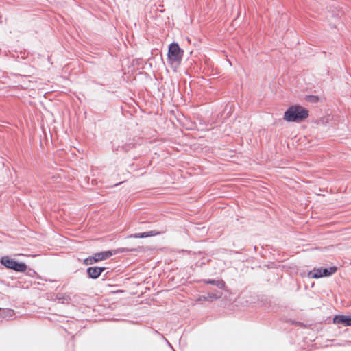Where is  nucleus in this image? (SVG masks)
Returning a JSON list of instances; mask_svg holds the SVG:
<instances>
[{"mask_svg":"<svg viewBox=\"0 0 351 351\" xmlns=\"http://www.w3.org/2000/svg\"><path fill=\"white\" fill-rule=\"evenodd\" d=\"M308 117V111L304 107L295 105L290 106L284 113L283 119L288 122H300Z\"/></svg>","mask_w":351,"mask_h":351,"instance_id":"obj_1","label":"nucleus"},{"mask_svg":"<svg viewBox=\"0 0 351 351\" xmlns=\"http://www.w3.org/2000/svg\"><path fill=\"white\" fill-rule=\"evenodd\" d=\"M184 51L180 49L178 44L176 43H171L169 47L167 53V60L169 64L174 68L180 65Z\"/></svg>","mask_w":351,"mask_h":351,"instance_id":"obj_2","label":"nucleus"},{"mask_svg":"<svg viewBox=\"0 0 351 351\" xmlns=\"http://www.w3.org/2000/svg\"><path fill=\"white\" fill-rule=\"evenodd\" d=\"M1 263L8 269H13L16 271L24 272L27 269L26 264L19 263L14 259L10 258L8 256L1 258Z\"/></svg>","mask_w":351,"mask_h":351,"instance_id":"obj_3","label":"nucleus"},{"mask_svg":"<svg viewBox=\"0 0 351 351\" xmlns=\"http://www.w3.org/2000/svg\"><path fill=\"white\" fill-rule=\"evenodd\" d=\"M128 250L123 248V249L114 250V252H112V251L101 252H98V253H95L93 255V258L94 259V261H95V263H97V262L108 259L114 254H117L119 252H128Z\"/></svg>","mask_w":351,"mask_h":351,"instance_id":"obj_4","label":"nucleus"},{"mask_svg":"<svg viewBox=\"0 0 351 351\" xmlns=\"http://www.w3.org/2000/svg\"><path fill=\"white\" fill-rule=\"evenodd\" d=\"M104 270L105 267H90L87 269V274L89 278L95 279L98 278Z\"/></svg>","mask_w":351,"mask_h":351,"instance_id":"obj_5","label":"nucleus"},{"mask_svg":"<svg viewBox=\"0 0 351 351\" xmlns=\"http://www.w3.org/2000/svg\"><path fill=\"white\" fill-rule=\"evenodd\" d=\"M335 324H343L344 326H351V317L346 315H336L333 318Z\"/></svg>","mask_w":351,"mask_h":351,"instance_id":"obj_6","label":"nucleus"},{"mask_svg":"<svg viewBox=\"0 0 351 351\" xmlns=\"http://www.w3.org/2000/svg\"><path fill=\"white\" fill-rule=\"evenodd\" d=\"M160 234V232H158V231L152 230V231H149V232H143V233H136V234H131L128 237L129 238H135V239H137V238H144V237H153V236L159 235Z\"/></svg>","mask_w":351,"mask_h":351,"instance_id":"obj_7","label":"nucleus"},{"mask_svg":"<svg viewBox=\"0 0 351 351\" xmlns=\"http://www.w3.org/2000/svg\"><path fill=\"white\" fill-rule=\"evenodd\" d=\"M337 270V267H330L329 268H322V277L324 276H329L333 274H335Z\"/></svg>","mask_w":351,"mask_h":351,"instance_id":"obj_8","label":"nucleus"},{"mask_svg":"<svg viewBox=\"0 0 351 351\" xmlns=\"http://www.w3.org/2000/svg\"><path fill=\"white\" fill-rule=\"evenodd\" d=\"M309 278H319L322 277V268L314 269L311 270L308 274Z\"/></svg>","mask_w":351,"mask_h":351,"instance_id":"obj_9","label":"nucleus"},{"mask_svg":"<svg viewBox=\"0 0 351 351\" xmlns=\"http://www.w3.org/2000/svg\"><path fill=\"white\" fill-rule=\"evenodd\" d=\"M84 264L86 265H92L93 263H95V261L93 258V256H89L86 258H85L83 261Z\"/></svg>","mask_w":351,"mask_h":351,"instance_id":"obj_10","label":"nucleus"},{"mask_svg":"<svg viewBox=\"0 0 351 351\" xmlns=\"http://www.w3.org/2000/svg\"><path fill=\"white\" fill-rule=\"evenodd\" d=\"M58 299L59 300H60L61 299L63 300L62 302H64V301H66V302H69L70 300V298L68 295H63L62 298H58Z\"/></svg>","mask_w":351,"mask_h":351,"instance_id":"obj_11","label":"nucleus"},{"mask_svg":"<svg viewBox=\"0 0 351 351\" xmlns=\"http://www.w3.org/2000/svg\"><path fill=\"white\" fill-rule=\"evenodd\" d=\"M113 293H123V291L122 290H118V291H113Z\"/></svg>","mask_w":351,"mask_h":351,"instance_id":"obj_12","label":"nucleus"}]
</instances>
